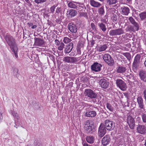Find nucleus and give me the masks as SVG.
I'll use <instances>...</instances> for the list:
<instances>
[{
  "mask_svg": "<svg viewBox=\"0 0 146 146\" xmlns=\"http://www.w3.org/2000/svg\"><path fill=\"white\" fill-rule=\"evenodd\" d=\"M71 39L67 37H64L63 40V42L65 43H68L71 42Z\"/></svg>",
  "mask_w": 146,
  "mask_h": 146,
  "instance_id": "39",
  "label": "nucleus"
},
{
  "mask_svg": "<svg viewBox=\"0 0 146 146\" xmlns=\"http://www.w3.org/2000/svg\"><path fill=\"white\" fill-rule=\"evenodd\" d=\"M84 94L86 96L91 99H96L97 98V94L91 89H86Z\"/></svg>",
  "mask_w": 146,
  "mask_h": 146,
  "instance_id": "2",
  "label": "nucleus"
},
{
  "mask_svg": "<svg viewBox=\"0 0 146 146\" xmlns=\"http://www.w3.org/2000/svg\"><path fill=\"white\" fill-rule=\"evenodd\" d=\"M76 3H77V2L70 1L68 3V7L71 8L76 9L77 5L76 4Z\"/></svg>",
  "mask_w": 146,
  "mask_h": 146,
  "instance_id": "29",
  "label": "nucleus"
},
{
  "mask_svg": "<svg viewBox=\"0 0 146 146\" xmlns=\"http://www.w3.org/2000/svg\"><path fill=\"white\" fill-rule=\"evenodd\" d=\"M93 125H89L87 126H84V128L86 132L88 133H92L93 132Z\"/></svg>",
  "mask_w": 146,
  "mask_h": 146,
  "instance_id": "25",
  "label": "nucleus"
},
{
  "mask_svg": "<svg viewBox=\"0 0 146 146\" xmlns=\"http://www.w3.org/2000/svg\"><path fill=\"white\" fill-rule=\"evenodd\" d=\"M106 107L110 111H113V107L112 106L111 104L109 103H107L106 104Z\"/></svg>",
  "mask_w": 146,
  "mask_h": 146,
  "instance_id": "37",
  "label": "nucleus"
},
{
  "mask_svg": "<svg viewBox=\"0 0 146 146\" xmlns=\"http://www.w3.org/2000/svg\"><path fill=\"white\" fill-rule=\"evenodd\" d=\"M77 4V7L76 9L80 11L85 12V10L86 9V7L83 4L80 3L79 2L76 3Z\"/></svg>",
  "mask_w": 146,
  "mask_h": 146,
  "instance_id": "16",
  "label": "nucleus"
},
{
  "mask_svg": "<svg viewBox=\"0 0 146 146\" xmlns=\"http://www.w3.org/2000/svg\"><path fill=\"white\" fill-rule=\"evenodd\" d=\"M79 14L80 17H88L87 13L86 12H80L79 13Z\"/></svg>",
  "mask_w": 146,
  "mask_h": 146,
  "instance_id": "41",
  "label": "nucleus"
},
{
  "mask_svg": "<svg viewBox=\"0 0 146 146\" xmlns=\"http://www.w3.org/2000/svg\"><path fill=\"white\" fill-rule=\"evenodd\" d=\"M56 7V6L54 5L50 7V11L51 13H54Z\"/></svg>",
  "mask_w": 146,
  "mask_h": 146,
  "instance_id": "47",
  "label": "nucleus"
},
{
  "mask_svg": "<svg viewBox=\"0 0 146 146\" xmlns=\"http://www.w3.org/2000/svg\"><path fill=\"white\" fill-rule=\"evenodd\" d=\"M91 27L92 30L94 31H96V27L94 23H91Z\"/></svg>",
  "mask_w": 146,
  "mask_h": 146,
  "instance_id": "45",
  "label": "nucleus"
},
{
  "mask_svg": "<svg viewBox=\"0 0 146 146\" xmlns=\"http://www.w3.org/2000/svg\"><path fill=\"white\" fill-rule=\"evenodd\" d=\"M55 42L56 45L57 46L59 45L60 44L59 40L57 39H56L55 40Z\"/></svg>",
  "mask_w": 146,
  "mask_h": 146,
  "instance_id": "53",
  "label": "nucleus"
},
{
  "mask_svg": "<svg viewBox=\"0 0 146 146\" xmlns=\"http://www.w3.org/2000/svg\"><path fill=\"white\" fill-rule=\"evenodd\" d=\"M138 9L140 11H143V3H140L138 6Z\"/></svg>",
  "mask_w": 146,
  "mask_h": 146,
  "instance_id": "46",
  "label": "nucleus"
},
{
  "mask_svg": "<svg viewBox=\"0 0 146 146\" xmlns=\"http://www.w3.org/2000/svg\"><path fill=\"white\" fill-rule=\"evenodd\" d=\"M104 8V7L102 6L100 8H99L98 10V11L99 13V14L101 16L103 15L105 13Z\"/></svg>",
  "mask_w": 146,
  "mask_h": 146,
  "instance_id": "35",
  "label": "nucleus"
},
{
  "mask_svg": "<svg viewBox=\"0 0 146 146\" xmlns=\"http://www.w3.org/2000/svg\"><path fill=\"white\" fill-rule=\"evenodd\" d=\"M86 139L87 142L90 144L94 143L95 140L94 137L91 135L87 136Z\"/></svg>",
  "mask_w": 146,
  "mask_h": 146,
  "instance_id": "27",
  "label": "nucleus"
},
{
  "mask_svg": "<svg viewBox=\"0 0 146 146\" xmlns=\"http://www.w3.org/2000/svg\"><path fill=\"white\" fill-rule=\"evenodd\" d=\"M37 27V26L36 25H34L32 26L31 27V28L32 29H34L36 28Z\"/></svg>",
  "mask_w": 146,
  "mask_h": 146,
  "instance_id": "58",
  "label": "nucleus"
},
{
  "mask_svg": "<svg viewBox=\"0 0 146 146\" xmlns=\"http://www.w3.org/2000/svg\"><path fill=\"white\" fill-rule=\"evenodd\" d=\"M111 140L110 137L109 135H106L103 137L102 140V145L106 146L110 143Z\"/></svg>",
  "mask_w": 146,
  "mask_h": 146,
  "instance_id": "18",
  "label": "nucleus"
},
{
  "mask_svg": "<svg viewBox=\"0 0 146 146\" xmlns=\"http://www.w3.org/2000/svg\"><path fill=\"white\" fill-rule=\"evenodd\" d=\"M137 102L138 104L139 107L141 109L145 110V105L143 100L141 96H138Z\"/></svg>",
  "mask_w": 146,
  "mask_h": 146,
  "instance_id": "14",
  "label": "nucleus"
},
{
  "mask_svg": "<svg viewBox=\"0 0 146 146\" xmlns=\"http://www.w3.org/2000/svg\"><path fill=\"white\" fill-rule=\"evenodd\" d=\"M139 75L141 80L146 82V72L143 70H141L139 72Z\"/></svg>",
  "mask_w": 146,
  "mask_h": 146,
  "instance_id": "19",
  "label": "nucleus"
},
{
  "mask_svg": "<svg viewBox=\"0 0 146 146\" xmlns=\"http://www.w3.org/2000/svg\"><path fill=\"white\" fill-rule=\"evenodd\" d=\"M68 29L73 33H77L78 28L77 26L72 23H70L68 25Z\"/></svg>",
  "mask_w": 146,
  "mask_h": 146,
  "instance_id": "10",
  "label": "nucleus"
},
{
  "mask_svg": "<svg viewBox=\"0 0 146 146\" xmlns=\"http://www.w3.org/2000/svg\"><path fill=\"white\" fill-rule=\"evenodd\" d=\"M138 132L141 134H144L146 131V126L144 125H139L137 128Z\"/></svg>",
  "mask_w": 146,
  "mask_h": 146,
  "instance_id": "15",
  "label": "nucleus"
},
{
  "mask_svg": "<svg viewBox=\"0 0 146 146\" xmlns=\"http://www.w3.org/2000/svg\"><path fill=\"white\" fill-rule=\"evenodd\" d=\"M126 76L127 77L129 82H132L135 80L134 77L132 74H130L129 75H127Z\"/></svg>",
  "mask_w": 146,
  "mask_h": 146,
  "instance_id": "31",
  "label": "nucleus"
},
{
  "mask_svg": "<svg viewBox=\"0 0 146 146\" xmlns=\"http://www.w3.org/2000/svg\"><path fill=\"white\" fill-rule=\"evenodd\" d=\"M90 4L93 7L96 8L100 7L102 5L100 2L94 0H90Z\"/></svg>",
  "mask_w": 146,
  "mask_h": 146,
  "instance_id": "24",
  "label": "nucleus"
},
{
  "mask_svg": "<svg viewBox=\"0 0 146 146\" xmlns=\"http://www.w3.org/2000/svg\"><path fill=\"white\" fill-rule=\"evenodd\" d=\"M137 119L138 120L140 119V118L139 117H138L137 118Z\"/></svg>",
  "mask_w": 146,
  "mask_h": 146,
  "instance_id": "62",
  "label": "nucleus"
},
{
  "mask_svg": "<svg viewBox=\"0 0 146 146\" xmlns=\"http://www.w3.org/2000/svg\"><path fill=\"white\" fill-rule=\"evenodd\" d=\"M113 21H116L117 19V16L116 15H114L113 16Z\"/></svg>",
  "mask_w": 146,
  "mask_h": 146,
  "instance_id": "52",
  "label": "nucleus"
},
{
  "mask_svg": "<svg viewBox=\"0 0 146 146\" xmlns=\"http://www.w3.org/2000/svg\"><path fill=\"white\" fill-rule=\"evenodd\" d=\"M108 46L106 44H104L98 47V50L100 52L105 50L107 48Z\"/></svg>",
  "mask_w": 146,
  "mask_h": 146,
  "instance_id": "33",
  "label": "nucleus"
},
{
  "mask_svg": "<svg viewBox=\"0 0 146 146\" xmlns=\"http://www.w3.org/2000/svg\"><path fill=\"white\" fill-rule=\"evenodd\" d=\"M98 25L100 29L103 32H104L106 31V26L104 24L102 23H98Z\"/></svg>",
  "mask_w": 146,
  "mask_h": 146,
  "instance_id": "30",
  "label": "nucleus"
},
{
  "mask_svg": "<svg viewBox=\"0 0 146 146\" xmlns=\"http://www.w3.org/2000/svg\"><path fill=\"white\" fill-rule=\"evenodd\" d=\"M28 25L29 26V27H32V26L33 25V23H28Z\"/></svg>",
  "mask_w": 146,
  "mask_h": 146,
  "instance_id": "59",
  "label": "nucleus"
},
{
  "mask_svg": "<svg viewBox=\"0 0 146 146\" xmlns=\"http://www.w3.org/2000/svg\"><path fill=\"white\" fill-rule=\"evenodd\" d=\"M132 0H127V1L128 2H130Z\"/></svg>",
  "mask_w": 146,
  "mask_h": 146,
  "instance_id": "64",
  "label": "nucleus"
},
{
  "mask_svg": "<svg viewBox=\"0 0 146 146\" xmlns=\"http://www.w3.org/2000/svg\"><path fill=\"white\" fill-rule=\"evenodd\" d=\"M115 83L117 86L119 87L121 90L125 91L127 88L125 83L120 79H118L115 80Z\"/></svg>",
  "mask_w": 146,
  "mask_h": 146,
  "instance_id": "5",
  "label": "nucleus"
},
{
  "mask_svg": "<svg viewBox=\"0 0 146 146\" xmlns=\"http://www.w3.org/2000/svg\"><path fill=\"white\" fill-rule=\"evenodd\" d=\"M133 28L130 25H129L126 29V31H133Z\"/></svg>",
  "mask_w": 146,
  "mask_h": 146,
  "instance_id": "44",
  "label": "nucleus"
},
{
  "mask_svg": "<svg viewBox=\"0 0 146 146\" xmlns=\"http://www.w3.org/2000/svg\"><path fill=\"white\" fill-rule=\"evenodd\" d=\"M90 47H92L95 44V41L94 40L92 39L90 40Z\"/></svg>",
  "mask_w": 146,
  "mask_h": 146,
  "instance_id": "51",
  "label": "nucleus"
},
{
  "mask_svg": "<svg viewBox=\"0 0 146 146\" xmlns=\"http://www.w3.org/2000/svg\"><path fill=\"white\" fill-rule=\"evenodd\" d=\"M91 108H88L86 109V112L84 114L86 117H94L96 115V112L95 111H91Z\"/></svg>",
  "mask_w": 146,
  "mask_h": 146,
  "instance_id": "8",
  "label": "nucleus"
},
{
  "mask_svg": "<svg viewBox=\"0 0 146 146\" xmlns=\"http://www.w3.org/2000/svg\"><path fill=\"white\" fill-rule=\"evenodd\" d=\"M122 12L123 14L127 15L129 13L130 9L128 7H123L121 8Z\"/></svg>",
  "mask_w": 146,
  "mask_h": 146,
  "instance_id": "28",
  "label": "nucleus"
},
{
  "mask_svg": "<svg viewBox=\"0 0 146 146\" xmlns=\"http://www.w3.org/2000/svg\"><path fill=\"white\" fill-rule=\"evenodd\" d=\"M106 1L109 5H110L116 4L118 2V0H106Z\"/></svg>",
  "mask_w": 146,
  "mask_h": 146,
  "instance_id": "32",
  "label": "nucleus"
},
{
  "mask_svg": "<svg viewBox=\"0 0 146 146\" xmlns=\"http://www.w3.org/2000/svg\"><path fill=\"white\" fill-rule=\"evenodd\" d=\"M105 62L110 66H112L114 64V61L111 56L108 54H105L103 56Z\"/></svg>",
  "mask_w": 146,
  "mask_h": 146,
  "instance_id": "4",
  "label": "nucleus"
},
{
  "mask_svg": "<svg viewBox=\"0 0 146 146\" xmlns=\"http://www.w3.org/2000/svg\"><path fill=\"white\" fill-rule=\"evenodd\" d=\"M14 72H16V73H18L19 72V70L17 68H15L14 70Z\"/></svg>",
  "mask_w": 146,
  "mask_h": 146,
  "instance_id": "56",
  "label": "nucleus"
},
{
  "mask_svg": "<svg viewBox=\"0 0 146 146\" xmlns=\"http://www.w3.org/2000/svg\"><path fill=\"white\" fill-rule=\"evenodd\" d=\"M12 115L15 118V119H17V120H18L19 119V117L18 116V114L17 113L13 111L12 113Z\"/></svg>",
  "mask_w": 146,
  "mask_h": 146,
  "instance_id": "43",
  "label": "nucleus"
},
{
  "mask_svg": "<svg viewBox=\"0 0 146 146\" xmlns=\"http://www.w3.org/2000/svg\"><path fill=\"white\" fill-rule=\"evenodd\" d=\"M83 146H91L90 145L86 143H84L83 145Z\"/></svg>",
  "mask_w": 146,
  "mask_h": 146,
  "instance_id": "60",
  "label": "nucleus"
},
{
  "mask_svg": "<svg viewBox=\"0 0 146 146\" xmlns=\"http://www.w3.org/2000/svg\"><path fill=\"white\" fill-rule=\"evenodd\" d=\"M102 66L101 64L96 62L94 63L91 66V69L93 71L98 72L101 70V68Z\"/></svg>",
  "mask_w": 146,
  "mask_h": 146,
  "instance_id": "12",
  "label": "nucleus"
},
{
  "mask_svg": "<svg viewBox=\"0 0 146 146\" xmlns=\"http://www.w3.org/2000/svg\"><path fill=\"white\" fill-rule=\"evenodd\" d=\"M99 84L102 88L105 89L107 88L109 84L107 80L104 79H102L100 80Z\"/></svg>",
  "mask_w": 146,
  "mask_h": 146,
  "instance_id": "23",
  "label": "nucleus"
},
{
  "mask_svg": "<svg viewBox=\"0 0 146 146\" xmlns=\"http://www.w3.org/2000/svg\"><path fill=\"white\" fill-rule=\"evenodd\" d=\"M77 52L78 54H80L81 53V51L80 48H77Z\"/></svg>",
  "mask_w": 146,
  "mask_h": 146,
  "instance_id": "54",
  "label": "nucleus"
},
{
  "mask_svg": "<svg viewBox=\"0 0 146 146\" xmlns=\"http://www.w3.org/2000/svg\"><path fill=\"white\" fill-rule=\"evenodd\" d=\"M77 11L75 10L70 9L67 12V14L69 17L72 18L76 15Z\"/></svg>",
  "mask_w": 146,
  "mask_h": 146,
  "instance_id": "22",
  "label": "nucleus"
},
{
  "mask_svg": "<svg viewBox=\"0 0 146 146\" xmlns=\"http://www.w3.org/2000/svg\"><path fill=\"white\" fill-rule=\"evenodd\" d=\"M4 38L10 47L15 54L16 58H18L17 55L18 47L17 45L15 39L10 34L7 33L4 36Z\"/></svg>",
  "mask_w": 146,
  "mask_h": 146,
  "instance_id": "1",
  "label": "nucleus"
},
{
  "mask_svg": "<svg viewBox=\"0 0 146 146\" xmlns=\"http://www.w3.org/2000/svg\"><path fill=\"white\" fill-rule=\"evenodd\" d=\"M61 11L62 10L60 7H58L56 9V13H61Z\"/></svg>",
  "mask_w": 146,
  "mask_h": 146,
  "instance_id": "50",
  "label": "nucleus"
},
{
  "mask_svg": "<svg viewBox=\"0 0 146 146\" xmlns=\"http://www.w3.org/2000/svg\"><path fill=\"white\" fill-rule=\"evenodd\" d=\"M142 95L145 100H146V89H144L142 92Z\"/></svg>",
  "mask_w": 146,
  "mask_h": 146,
  "instance_id": "49",
  "label": "nucleus"
},
{
  "mask_svg": "<svg viewBox=\"0 0 146 146\" xmlns=\"http://www.w3.org/2000/svg\"><path fill=\"white\" fill-rule=\"evenodd\" d=\"M139 16L141 21L146 18V11L143 12L139 14Z\"/></svg>",
  "mask_w": 146,
  "mask_h": 146,
  "instance_id": "34",
  "label": "nucleus"
},
{
  "mask_svg": "<svg viewBox=\"0 0 146 146\" xmlns=\"http://www.w3.org/2000/svg\"><path fill=\"white\" fill-rule=\"evenodd\" d=\"M35 46H42L44 44V42L43 40L40 38H35Z\"/></svg>",
  "mask_w": 146,
  "mask_h": 146,
  "instance_id": "17",
  "label": "nucleus"
},
{
  "mask_svg": "<svg viewBox=\"0 0 146 146\" xmlns=\"http://www.w3.org/2000/svg\"><path fill=\"white\" fill-rule=\"evenodd\" d=\"M46 1V0H35V2L37 3H43Z\"/></svg>",
  "mask_w": 146,
  "mask_h": 146,
  "instance_id": "48",
  "label": "nucleus"
},
{
  "mask_svg": "<svg viewBox=\"0 0 146 146\" xmlns=\"http://www.w3.org/2000/svg\"><path fill=\"white\" fill-rule=\"evenodd\" d=\"M3 117L2 115L0 113V122L1 121Z\"/></svg>",
  "mask_w": 146,
  "mask_h": 146,
  "instance_id": "57",
  "label": "nucleus"
},
{
  "mask_svg": "<svg viewBox=\"0 0 146 146\" xmlns=\"http://www.w3.org/2000/svg\"><path fill=\"white\" fill-rule=\"evenodd\" d=\"M91 120H87L85 122V126H88L89 125L90 126V125H93L94 124L93 123H92Z\"/></svg>",
  "mask_w": 146,
  "mask_h": 146,
  "instance_id": "38",
  "label": "nucleus"
},
{
  "mask_svg": "<svg viewBox=\"0 0 146 146\" xmlns=\"http://www.w3.org/2000/svg\"><path fill=\"white\" fill-rule=\"evenodd\" d=\"M59 45L60 46L58 48V49L59 50H62L64 46V44L63 42H62L60 43Z\"/></svg>",
  "mask_w": 146,
  "mask_h": 146,
  "instance_id": "40",
  "label": "nucleus"
},
{
  "mask_svg": "<svg viewBox=\"0 0 146 146\" xmlns=\"http://www.w3.org/2000/svg\"><path fill=\"white\" fill-rule=\"evenodd\" d=\"M110 10L112 12V13H115V9L114 8H112L110 9Z\"/></svg>",
  "mask_w": 146,
  "mask_h": 146,
  "instance_id": "55",
  "label": "nucleus"
},
{
  "mask_svg": "<svg viewBox=\"0 0 146 146\" xmlns=\"http://www.w3.org/2000/svg\"><path fill=\"white\" fill-rule=\"evenodd\" d=\"M142 119L144 123L146 122V114L143 113L141 115Z\"/></svg>",
  "mask_w": 146,
  "mask_h": 146,
  "instance_id": "42",
  "label": "nucleus"
},
{
  "mask_svg": "<svg viewBox=\"0 0 146 146\" xmlns=\"http://www.w3.org/2000/svg\"><path fill=\"white\" fill-rule=\"evenodd\" d=\"M78 58L74 57L66 56L63 59V61L68 63H74L78 61Z\"/></svg>",
  "mask_w": 146,
  "mask_h": 146,
  "instance_id": "11",
  "label": "nucleus"
},
{
  "mask_svg": "<svg viewBox=\"0 0 146 146\" xmlns=\"http://www.w3.org/2000/svg\"><path fill=\"white\" fill-rule=\"evenodd\" d=\"M106 129L104 124L103 123L100 124L99 127L98 132V136L100 137H103L105 134L106 132Z\"/></svg>",
  "mask_w": 146,
  "mask_h": 146,
  "instance_id": "7",
  "label": "nucleus"
},
{
  "mask_svg": "<svg viewBox=\"0 0 146 146\" xmlns=\"http://www.w3.org/2000/svg\"><path fill=\"white\" fill-rule=\"evenodd\" d=\"M144 65L145 67L146 68V59L144 62Z\"/></svg>",
  "mask_w": 146,
  "mask_h": 146,
  "instance_id": "61",
  "label": "nucleus"
},
{
  "mask_svg": "<svg viewBox=\"0 0 146 146\" xmlns=\"http://www.w3.org/2000/svg\"><path fill=\"white\" fill-rule=\"evenodd\" d=\"M129 20L131 23L134 25L136 30L138 31L139 29V24L135 22L134 19L132 17H130L129 18Z\"/></svg>",
  "mask_w": 146,
  "mask_h": 146,
  "instance_id": "20",
  "label": "nucleus"
},
{
  "mask_svg": "<svg viewBox=\"0 0 146 146\" xmlns=\"http://www.w3.org/2000/svg\"><path fill=\"white\" fill-rule=\"evenodd\" d=\"M141 56L137 54L135 56L133 64V68L134 71H136L139 68L140 65Z\"/></svg>",
  "mask_w": 146,
  "mask_h": 146,
  "instance_id": "3",
  "label": "nucleus"
},
{
  "mask_svg": "<svg viewBox=\"0 0 146 146\" xmlns=\"http://www.w3.org/2000/svg\"><path fill=\"white\" fill-rule=\"evenodd\" d=\"M104 125L106 129L109 131L112 130L115 126L113 122L109 120H106L105 121Z\"/></svg>",
  "mask_w": 146,
  "mask_h": 146,
  "instance_id": "6",
  "label": "nucleus"
},
{
  "mask_svg": "<svg viewBox=\"0 0 146 146\" xmlns=\"http://www.w3.org/2000/svg\"><path fill=\"white\" fill-rule=\"evenodd\" d=\"M127 69L125 67L122 66H119L116 68V72L118 73H123L126 71Z\"/></svg>",
  "mask_w": 146,
  "mask_h": 146,
  "instance_id": "26",
  "label": "nucleus"
},
{
  "mask_svg": "<svg viewBox=\"0 0 146 146\" xmlns=\"http://www.w3.org/2000/svg\"><path fill=\"white\" fill-rule=\"evenodd\" d=\"M123 30L121 28L117 29L111 30L109 32L110 35L113 36L117 35H120L124 33Z\"/></svg>",
  "mask_w": 146,
  "mask_h": 146,
  "instance_id": "9",
  "label": "nucleus"
},
{
  "mask_svg": "<svg viewBox=\"0 0 146 146\" xmlns=\"http://www.w3.org/2000/svg\"><path fill=\"white\" fill-rule=\"evenodd\" d=\"M73 47V44L72 42L70 43L66 46L64 51V52L66 54L70 53L72 51Z\"/></svg>",
  "mask_w": 146,
  "mask_h": 146,
  "instance_id": "21",
  "label": "nucleus"
},
{
  "mask_svg": "<svg viewBox=\"0 0 146 146\" xmlns=\"http://www.w3.org/2000/svg\"><path fill=\"white\" fill-rule=\"evenodd\" d=\"M27 3H29V0H25Z\"/></svg>",
  "mask_w": 146,
  "mask_h": 146,
  "instance_id": "63",
  "label": "nucleus"
},
{
  "mask_svg": "<svg viewBox=\"0 0 146 146\" xmlns=\"http://www.w3.org/2000/svg\"><path fill=\"white\" fill-rule=\"evenodd\" d=\"M123 54L126 57L129 61H130L131 58V55L129 52L123 53Z\"/></svg>",
  "mask_w": 146,
  "mask_h": 146,
  "instance_id": "36",
  "label": "nucleus"
},
{
  "mask_svg": "<svg viewBox=\"0 0 146 146\" xmlns=\"http://www.w3.org/2000/svg\"><path fill=\"white\" fill-rule=\"evenodd\" d=\"M127 123L131 129H133L135 126V121L134 118L131 116L129 115L127 118Z\"/></svg>",
  "mask_w": 146,
  "mask_h": 146,
  "instance_id": "13",
  "label": "nucleus"
}]
</instances>
